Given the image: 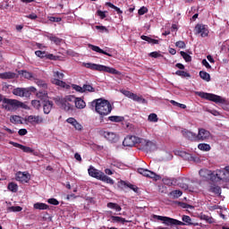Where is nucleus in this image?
<instances>
[{
  "instance_id": "f257e3e1",
  "label": "nucleus",
  "mask_w": 229,
  "mask_h": 229,
  "mask_svg": "<svg viewBox=\"0 0 229 229\" xmlns=\"http://www.w3.org/2000/svg\"><path fill=\"white\" fill-rule=\"evenodd\" d=\"M153 218L157 219L158 221H162L163 225L165 226H199L198 222H193L192 218L187 215H183L182 216V222L169 216H162L158 215H154Z\"/></svg>"
},
{
  "instance_id": "f03ea898",
  "label": "nucleus",
  "mask_w": 229,
  "mask_h": 229,
  "mask_svg": "<svg viewBox=\"0 0 229 229\" xmlns=\"http://www.w3.org/2000/svg\"><path fill=\"white\" fill-rule=\"evenodd\" d=\"M89 106L92 110L95 109L97 114H99L101 117L108 115L112 112V104L105 98L95 99L89 103Z\"/></svg>"
},
{
  "instance_id": "7ed1b4c3",
  "label": "nucleus",
  "mask_w": 229,
  "mask_h": 229,
  "mask_svg": "<svg viewBox=\"0 0 229 229\" xmlns=\"http://www.w3.org/2000/svg\"><path fill=\"white\" fill-rule=\"evenodd\" d=\"M199 174L201 178H209L210 182L217 183V182H221V180L225 178V172L224 170L211 171L207 168H203L199 170Z\"/></svg>"
},
{
  "instance_id": "20e7f679",
  "label": "nucleus",
  "mask_w": 229,
  "mask_h": 229,
  "mask_svg": "<svg viewBox=\"0 0 229 229\" xmlns=\"http://www.w3.org/2000/svg\"><path fill=\"white\" fill-rule=\"evenodd\" d=\"M87 69H91V71H98V72H108L109 74H116L120 76L121 72L117 71L115 68H112L103 64L87 63L84 64Z\"/></svg>"
},
{
  "instance_id": "39448f33",
  "label": "nucleus",
  "mask_w": 229,
  "mask_h": 229,
  "mask_svg": "<svg viewBox=\"0 0 229 229\" xmlns=\"http://www.w3.org/2000/svg\"><path fill=\"white\" fill-rule=\"evenodd\" d=\"M3 108L7 110V112H12L13 110H17V108H26V104L17 100V99H10V98H3Z\"/></svg>"
},
{
  "instance_id": "423d86ee",
  "label": "nucleus",
  "mask_w": 229,
  "mask_h": 229,
  "mask_svg": "<svg viewBox=\"0 0 229 229\" xmlns=\"http://www.w3.org/2000/svg\"><path fill=\"white\" fill-rule=\"evenodd\" d=\"M196 96H199V98H201L202 99H207L208 101H213V103H219L220 105H228V100H226V98H224L221 96L216 94L197 91Z\"/></svg>"
},
{
  "instance_id": "0eeeda50",
  "label": "nucleus",
  "mask_w": 229,
  "mask_h": 229,
  "mask_svg": "<svg viewBox=\"0 0 229 229\" xmlns=\"http://www.w3.org/2000/svg\"><path fill=\"white\" fill-rule=\"evenodd\" d=\"M121 92L126 98H129L130 99H132V101H137V103H142V105H146V103H148L146 98H142V96L139 97L137 94L132 93L130 90L122 89Z\"/></svg>"
},
{
  "instance_id": "6e6552de",
  "label": "nucleus",
  "mask_w": 229,
  "mask_h": 229,
  "mask_svg": "<svg viewBox=\"0 0 229 229\" xmlns=\"http://www.w3.org/2000/svg\"><path fill=\"white\" fill-rule=\"evenodd\" d=\"M9 144H11V146H13L14 148H19V149H21L23 153H32V155H34V157H38V152L35 151V149L24 146L21 143H17L15 141H9Z\"/></svg>"
},
{
  "instance_id": "1a4fd4ad",
  "label": "nucleus",
  "mask_w": 229,
  "mask_h": 229,
  "mask_svg": "<svg viewBox=\"0 0 229 229\" xmlns=\"http://www.w3.org/2000/svg\"><path fill=\"white\" fill-rule=\"evenodd\" d=\"M98 134L100 137H104V139L109 140V142H115V140H117V135L114 134V132L107 131L105 129H100Z\"/></svg>"
},
{
  "instance_id": "9d476101",
  "label": "nucleus",
  "mask_w": 229,
  "mask_h": 229,
  "mask_svg": "<svg viewBox=\"0 0 229 229\" xmlns=\"http://www.w3.org/2000/svg\"><path fill=\"white\" fill-rule=\"evenodd\" d=\"M55 105L65 110V112H69V110H72L73 105L71 102H67L64 98H55Z\"/></svg>"
},
{
  "instance_id": "9b49d317",
  "label": "nucleus",
  "mask_w": 229,
  "mask_h": 229,
  "mask_svg": "<svg viewBox=\"0 0 229 229\" xmlns=\"http://www.w3.org/2000/svg\"><path fill=\"white\" fill-rule=\"evenodd\" d=\"M138 173L140 174H142V176H146V178H151L152 180H155L156 182L160 180V175L155 174L152 171H149L148 169L144 168H138Z\"/></svg>"
},
{
  "instance_id": "f8f14e48",
  "label": "nucleus",
  "mask_w": 229,
  "mask_h": 229,
  "mask_svg": "<svg viewBox=\"0 0 229 229\" xmlns=\"http://www.w3.org/2000/svg\"><path fill=\"white\" fill-rule=\"evenodd\" d=\"M139 140V137L128 135L124 138L123 141V146L127 148H133V146H137Z\"/></svg>"
},
{
  "instance_id": "ddd939ff",
  "label": "nucleus",
  "mask_w": 229,
  "mask_h": 229,
  "mask_svg": "<svg viewBox=\"0 0 229 229\" xmlns=\"http://www.w3.org/2000/svg\"><path fill=\"white\" fill-rule=\"evenodd\" d=\"M14 96H19L20 98H30V90L26 88H16L13 90Z\"/></svg>"
},
{
  "instance_id": "4468645a",
  "label": "nucleus",
  "mask_w": 229,
  "mask_h": 229,
  "mask_svg": "<svg viewBox=\"0 0 229 229\" xmlns=\"http://www.w3.org/2000/svg\"><path fill=\"white\" fill-rule=\"evenodd\" d=\"M88 173H89V176H91L92 178H96L97 180H101V178L103 177V174H105V173L96 169L92 165H90L89 168L88 169Z\"/></svg>"
},
{
  "instance_id": "2eb2a0df",
  "label": "nucleus",
  "mask_w": 229,
  "mask_h": 229,
  "mask_svg": "<svg viewBox=\"0 0 229 229\" xmlns=\"http://www.w3.org/2000/svg\"><path fill=\"white\" fill-rule=\"evenodd\" d=\"M195 31L198 35H200L202 38L208 37V29L203 24H197L195 27Z\"/></svg>"
},
{
  "instance_id": "dca6fc26",
  "label": "nucleus",
  "mask_w": 229,
  "mask_h": 229,
  "mask_svg": "<svg viewBox=\"0 0 229 229\" xmlns=\"http://www.w3.org/2000/svg\"><path fill=\"white\" fill-rule=\"evenodd\" d=\"M15 180L21 182V183H28L30 182V174L24 172H18L16 174Z\"/></svg>"
},
{
  "instance_id": "f3484780",
  "label": "nucleus",
  "mask_w": 229,
  "mask_h": 229,
  "mask_svg": "<svg viewBox=\"0 0 229 229\" xmlns=\"http://www.w3.org/2000/svg\"><path fill=\"white\" fill-rule=\"evenodd\" d=\"M208 139H210V131L205 129H199L197 140H208Z\"/></svg>"
},
{
  "instance_id": "a211bd4d",
  "label": "nucleus",
  "mask_w": 229,
  "mask_h": 229,
  "mask_svg": "<svg viewBox=\"0 0 229 229\" xmlns=\"http://www.w3.org/2000/svg\"><path fill=\"white\" fill-rule=\"evenodd\" d=\"M27 122H29L30 124H42V123H44V118L40 115H29L27 117Z\"/></svg>"
},
{
  "instance_id": "6ab92c4d",
  "label": "nucleus",
  "mask_w": 229,
  "mask_h": 229,
  "mask_svg": "<svg viewBox=\"0 0 229 229\" xmlns=\"http://www.w3.org/2000/svg\"><path fill=\"white\" fill-rule=\"evenodd\" d=\"M53 109V101L51 100H44L43 101V112L44 114H51V110Z\"/></svg>"
},
{
  "instance_id": "aec40b11",
  "label": "nucleus",
  "mask_w": 229,
  "mask_h": 229,
  "mask_svg": "<svg viewBox=\"0 0 229 229\" xmlns=\"http://www.w3.org/2000/svg\"><path fill=\"white\" fill-rule=\"evenodd\" d=\"M66 123L72 124V126H73L75 130H78L79 131H81V130H83V126H81V124L78 123V121H76V119H74L73 117L68 118L66 120Z\"/></svg>"
},
{
  "instance_id": "412c9836",
  "label": "nucleus",
  "mask_w": 229,
  "mask_h": 229,
  "mask_svg": "<svg viewBox=\"0 0 229 229\" xmlns=\"http://www.w3.org/2000/svg\"><path fill=\"white\" fill-rule=\"evenodd\" d=\"M89 49H91L92 51H95V53H100V55H106V56H112L111 54H109L108 52L101 49L99 47L92 45V44H89L88 45Z\"/></svg>"
},
{
  "instance_id": "4be33fe9",
  "label": "nucleus",
  "mask_w": 229,
  "mask_h": 229,
  "mask_svg": "<svg viewBox=\"0 0 229 229\" xmlns=\"http://www.w3.org/2000/svg\"><path fill=\"white\" fill-rule=\"evenodd\" d=\"M182 135L186 139H189V140H197V134L191 132V131L183 130L182 131Z\"/></svg>"
},
{
  "instance_id": "5701e85b",
  "label": "nucleus",
  "mask_w": 229,
  "mask_h": 229,
  "mask_svg": "<svg viewBox=\"0 0 229 229\" xmlns=\"http://www.w3.org/2000/svg\"><path fill=\"white\" fill-rule=\"evenodd\" d=\"M176 178H169V177H165L163 178V183L164 185H167L168 187H173V185H176Z\"/></svg>"
},
{
  "instance_id": "b1692460",
  "label": "nucleus",
  "mask_w": 229,
  "mask_h": 229,
  "mask_svg": "<svg viewBox=\"0 0 229 229\" xmlns=\"http://www.w3.org/2000/svg\"><path fill=\"white\" fill-rule=\"evenodd\" d=\"M199 218L201 221H206V223H208V225H214V223H216V219H214V217L205 214H200Z\"/></svg>"
},
{
  "instance_id": "393cba45",
  "label": "nucleus",
  "mask_w": 229,
  "mask_h": 229,
  "mask_svg": "<svg viewBox=\"0 0 229 229\" xmlns=\"http://www.w3.org/2000/svg\"><path fill=\"white\" fill-rule=\"evenodd\" d=\"M74 105L76 108H79V110H82V108H85V106H87V104L84 102L83 99H81V98H76Z\"/></svg>"
},
{
  "instance_id": "a878e982",
  "label": "nucleus",
  "mask_w": 229,
  "mask_h": 229,
  "mask_svg": "<svg viewBox=\"0 0 229 229\" xmlns=\"http://www.w3.org/2000/svg\"><path fill=\"white\" fill-rule=\"evenodd\" d=\"M155 149H157V145L153 141L148 140L143 151L148 153V151H155Z\"/></svg>"
},
{
  "instance_id": "bb28decb",
  "label": "nucleus",
  "mask_w": 229,
  "mask_h": 229,
  "mask_svg": "<svg viewBox=\"0 0 229 229\" xmlns=\"http://www.w3.org/2000/svg\"><path fill=\"white\" fill-rule=\"evenodd\" d=\"M51 83H53V85H56L57 87H62L63 89H65L67 85V83L62 81V79H56V78L52 79Z\"/></svg>"
},
{
  "instance_id": "cd10ccee",
  "label": "nucleus",
  "mask_w": 229,
  "mask_h": 229,
  "mask_svg": "<svg viewBox=\"0 0 229 229\" xmlns=\"http://www.w3.org/2000/svg\"><path fill=\"white\" fill-rule=\"evenodd\" d=\"M0 78L2 80H13V78H15V73L12 72H3L0 73Z\"/></svg>"
},
{
  "instance_id": "c85d7f7f",
  "label": "nucleus",
  "mask_w": 229,
  "mask_h": 229,
  "mask_svg": "<svg viewBox=\"0 0 229 229\" xmlns=\"http://www.w3.org/2000/svg\"><path fill=\"white\" fill-rule=\"evenodd\" d=\"M209 192H213L216 196H221V187L216 184H212L209 188Z\"/></svg>"
},
{
  "instance_id": "c756f323",
  "label": "nucleus",
  "mask_w": 229,
  "mask_h": 229,
  "mask_svg": "<svg viewBox=\"0 0 229 229\" xmlns=\"http://www.w3.org/2000/svg\"><path fill=\"white\" fill-rule=\"evenodd\" d=\"M34 208L36 210H47V208H49V206L46 203L37 202L34 204Z\"/></svg>"
},
{
  "instance_id": "7c9ffc66",
  "label": "nucleus",
  "mask_w": 229,
  "mask_h": 229,
  "mask_svg": "<svg viewBox=\"0 0 229 229\" xmlns=\"http://www.w3.org/2000/svg\"><path fill=\"white\" fill-rule=\"evenodd\" d=\"M10 122L13 124H22V118H21L19 115H12L10 117Z\"/></svg>"
},
{
  "instance_id": "2f4dec72",
  "label": "nucleus",
  "mask_w": 229,
  "mask_h": 229,
  "mask_svg": "<svg viewBox=\"0 0 229 229\" xmlns=\"http://www.w3.org/2000/svg\"><path fill=\"white\" fill-rule=\"evenodd\" d=\"M107 208H112L113 210H116V212H121V210H123L119 204L114 202H108Z\"/></svg>"
},
{
  "instance_id": "473e14b6",
  "label": "nucleus",
  "mask_w": 229,
  "mask_h": 229,
  "mask_svg": "<svg viewBox=\"0 0 229 229\" xmlns=\"http://www.w3.org/2000/svg\"><path fill=\"white\" fill-rule=\"evenodd\" d=\"M141 40H145L146 42H148V44H158V39H153L151 38L150 37H148V36H144L142 35L140 37Z\"/></svg>"
},
{
  "instance_id": "72a5a7b5",
  "label": "nucleus",
  "mask_w": 229,
  "mask_h": 229,
  "mask_svg": "<svg viewBox=\"0 0 229 229\" xmlns=\"http://www.w3.org/2000/svg\"><path fill=\"white\" fill-rule=\"evenodd\" d=\"M182 194H183V192L180 190H174L169 193V195L172 196L174 199H178V198H181Z\"/></svg>"
},
{
  "instance_id": "f704fd0d",
  "label": "nucleus",
  "mask_w": 229,
  "mask_h": 229,
  "mask_svg": "<svg viewBox=\"0 0 229 229\" xmlns=\"http://www.w3.org/2000/svg\"><path fill=\"white\" fill-rule=\"evenodd\" d=\"M82 91L84 92H96V89L90 84H83Z\"/></svg>"
},
{
  "instance_id": "c9c22d12",
  "label": "nucleus",
  "mask_w": 229,
  "mask_h": 229,
  "mask_svg": "<svg viewBox=\"0 0 229 229\" xmlns=\"http://www.w3.org/2000/svg\"><path fill=\"white\" fill-rule=\"evenodd\" d=\"M108 121H111V123H123L124 117L113 115L108 117Z\"/></svg>"
},
{
  "instance_id": "e433bc0d",
  "label": "nucleus",
  "mask_w": 229,
  "mask_h": 229,
  "mask_svg": "<svg viewBox=\"0 0 229 229\" xmlns=\"http://www.w3.org/2000/svg\"><path fill=\"white\" fill-rule=\"evenodd\" d=\"M199 76H200L201 80H204V81H210V73H208L205 71H200Z\"/></svg>"
},
{
  "instance_id": "4c0bfd02",
  "label": "nucleus",
  "mask_w": 229,
  "mask_h": 229,
  "mask_svg": "<svg viewBox=\"0 0 229 229\" xmlns=\"http://www.w3.org/2000/svg\"><path fill=\"white\" fill-rule=\"evenodd\" d=\"M106 6H109V8H113V10H115V12L118 13V15L123 14V11L121 10V8L115 6L114 4H112L110 2H106Z\"/></svg>"
},
{
  "instance_id": "58836bf2",
  "label": "nucleus",
  "mask_w": 229,
  "mask_h": 229,
  "mask_svg": "<svg viewBox=\"0 0 229 229\" xmlns=\"http://www.w3.org/2000/svg\"><path fill=\"white\" fill-rule=\"evenodd\" d=\"M100 182H105L106 183H109L110 185H114V182L112 178L108 177L106 174H103Z\"/></svg>"
},
{
  "instance_id": "ea45409f",
  "label": "nucleus",
  "mask_w": 229,
  "mask_h": 229,
  "mask_svg": "<svg viewBox=\"0 0 229 229\" xmlns=\"http://www.w3.org/2000/svg\"><path fill=\"white\" fill-rule=\"evenodd\" d=\"M175 74L176 76H181V78H191V73L182 70L176 71Z\"/></svg>"
},
{
  "instance_id": "a19ab883",
  "label": "nucleus",
  "mask_w": 229,
  "mask_h": 229,
  "mask_svg": "<svg viewBox=\"0 0 229 229\" xmlns=\"http://www.w3.org/2000/svg\"><path fill=\"white\" fill-rule=\"evenodd\" d=\"M21 75L23 78H26L27 80H35V76L33 73L28 72V71H21Z\"/></svg>"
},
{
  "instance_id": "79ce46f5",
  "label": "nucleus",
  "mask_w": 229,
  "mask_h": 229,
  "mask_svg": "<svg viewBox=\"0 0 229 229\" xmlns=\"http://www.w3.org/2000/svg\"><path fill=\"white\" fill-rule=\"evenodd\" d=\"M34 81H35V83H37V85L38 87H41L42 89H47V83H46V81L35 79V77H34Z\"/></svg>"
},
{
  "instance_id": "37998d69",
  "label": "nucleus",
  "mask_w": 229,
  "mask_h": 229,
  "mask_svg": "<svg viewBox=\"0 0 229 229\" xmlns=\"http://www.w3.org/2000/svg\"><path fill=\"white\" fill-rule=\"evenodd\" d=\"M49 40H51V42H54V44H55L56 46H60V44H62V38L54 35H51L49 37Z\"/></svg>"
},
{
  "instance_id": "c03bdc74",
  "label": "nucleus",
  "mask_w": 229,
  "mask_h": 229,
  "mask_svg": "<svg viewBox=\"0 0 229 229\" xmlns=\"http://www.w3.org/2000/svg\"><path fill=\"white\" fill-rule=\"evenodd\" d=\"M198 148L200 149V151H210L211 149L210 146L207 143H199Z\"/></svg>"
},
{
  "instance_id": "a18cd8bd",
  "label": "nucleus",
  "mask_w": 229,
  "mask_h": 229,
  "mask_svg": "<svg viewBox=\"0 0 229 229\" xmlns=\"http://www.w3.org/2000/svg\"><path fill=\"white\" fill-rule=\"evenodd\" d=\"M8 189L11 192H17V191H19V186L15 182H9Z\"/></svg>"
},
{
  "instance_id": "49530a36",
  "label": "nucleus",
  "mask_w": 229,
  "mask_h": 229,
  "mask_svg": "<svg viewBox=\"0 0 229 229\" xmlns=\"http://www.w3.org/2000/svg\"><path fill=\"white\" fill-rule=\"evenodd\" d=\"M37 98L41 99V101H47V92L39 91L38 93H37Z\"/></svg>"
},
{
  "instance_id": "de8ad7c7",
  "label": "nucleus",
  "mask_w": 229,
  "mask_h": 229,
  "mask_svg": "<svg viewBox=\"0 0 229 229\" xmlns=\"http://www.w3.org/2000/svg\"><path fill=\"white\" fill-rule=\"evenodd\" d=\"M180 55H181V56H182V58H183V60H185V62H192V57L186 52L181 51Z\"/></svg>"
},
{
  "instance_id": "09e8293b",
  "label": "nucleus",
  "mask_w": 229,
  "mask_h": 229,
  "mask_svg": "<svg viewBox=\"0 0 229 229\" xmlns=\"http://www.w3.org/2000/svg\"><path fill=\"white\" fill-rule=\"evenodd\" d=\"M138 144L140 147V149H142L144 151V149L148 144V140L139 138Z\"/></svg>"
},
{
  "instance_id": "8fccbe9b",
  "label": "nucleus",
  "mask_w": 229,
  "mask_h": 229,
  "mask_svg": "<svg viewBox=\"0 0 229 229\" xmlns=\"http://www.w3.org/2000/svg\"><path fill=\"white\" fill-rule=\"evenodd\" d=\"M8 212H21L22 211V207L21 206H12L7 208Z\"/></svg>"
},
{
  "instance_id": "3c124183",
  "label": "nucleus",
  "mask_w": 229,
  "mask_h": 229,
  "mask_svg": "<svg viewBox=\"0 0 229 229\" xmlns=\"http://www.w3.org/2000/svg\"><path fill=\"white\" fill-rule=\"evenodd\" d=\"M148 121L150 123H158V115L157 114L152 113L148 115Z\"/></svg>"
},
{
  "instance_id": "603ef678",
  "label": "nucleus",
  "mask_w": 229,
  "mask_h": 229,
  "mask_svg": "<svg viewBox=\"0 0 229 229\" xmlns=\"http://www.w3.org/2000/svg\"><path fill=\"white\" fill-rule=\"evenodd\" d=\"M53 76H54V78H55L56 80H64V77L65 75L64 74V72H53Z\"/></svg>"
},
{
  "instance_id": "864d4df0",
  "label": "nucleus",
  "mask_w": 229,
  "mask_h": 229,
  "mask_svg": "<svg viewBox=\"0 0 229 229\" xmlns=\"http://www.w3.org/2000/svg\"><path fill=\"white\" fill-rule=\"evenodd\" d=\"M36 56H38V58H46L47 56V53L46 51H41V50H38L35 52Z\"/></svg>"
},
{
  "instance_id": "5fc2aeb1",
  "label": "nucleus",
  "mask_w": 229,
  "mask_h": 229,
  "mask_svg": "<svg viewBox=\"0 0 229 229\" xmlns=\"http://www.w3.org/2000/svg\"><path fill=\"white\" fill-rule=\"evenodd\" d=\"M118 187L119 189H122L123 191V189H128V182H124V181H120L118 182Z\"/></svg>"
},
{
  "instance_id": "6e6d98bb",
  "label": "nucleus",
  "mask_w": 229,
  "mask_h": 229,
  "mask_svg": "<svg viewBox=\"0 0 229 229\" xmlns=\"http://www.w3.org/2000/svg\"><path fill=\"white\" fill-rule=\"evenodd\" d=\"M48 21H50V22H62V18L50 16V17H48Z\"/></svg>"
},
{
  "instance_id": "4d7b16f0",
  "label": "nucleus",
  "mask_w": 229,
  "mask_h": 229,
  "mask_svg": "<svg viewBox=\"0 0 229 229\" xmlns=\"http://www.w3.org/2000/svg\"><path fill=\"white\" fill-rule=\"evenodd\" d=\"M47 203H49L50 205H55V206L60 205V202L58 201V199H56L55 198L48 199Z\"/></svg>"
},
{
  "instance_id": "13d9d810",
  "label": "nucleus",
  "mask_w": 229,
  "mask_h": 229,
  "mask_svg": "<svg viewBox=\"0 0 229 229\" xmlns=\"http://www.w3.org/2000/svg\"><path fill=\"white\" fill-rule=\"evenodd\" d=\"M72 89L76 90V92H81V94H83V86L81 87V86L73 84L72 85Z\"/></svg>"
},
{
  "instance_id": "bf43d9fd",
  "label": "nucleus",
  "mask_w": 229,
  "mask_h": 229,
  "mask_svg": "<svg viewBox=\"0 0 229 229\" xmlns=\"http://www.w3.org/2000/svg\"><path fill=\"white\" fill-rule=\"evenodd\" d=\"M138 13H139V15H144V14L148 13V7H146V6L140 7L138 11Z\"/></svg>"
},
{
  "instance_id": "052dcab7",
  "label": "nucleus",
  "mask_w": 229,
  "mask_h": 229,
  "mask_svg": "<svg viewBox=\"0 0 229 229\" xmlns=\"http://www.w3.org/2000/svg\"><path fill=\"white\" fill-rule=\"evenodd\" d=\"M31 105L34 108L38 110V108H40V100H32Z\"/></svg>"
},
{
  "instance_id": "680f3d73",
  "label": "nucleus",
  "mask_w": 229,
  "mask_h": 229,
  "mask_svg": "<svg viewBox=\"0 0 229 229\" xmlns=\"http://www.w3.org/2000/svg\"><path fill=\"white\" fill-rule=\"evenodd\" d=\"M65 101H67L68 103H75V99L76 98L74 96H67L66 98H63Z\"/></svg>"
},
{
  "instance_id": "e2e57ef3",
  "label": "nucleus",
  "mask_w": 229,
  "mask_h": 229,
  "mask_svg": "<svg viewBox=\"0 0 229 229\" xmlns=\"http://www.w3.org/2000/svg\"><path fill=\"white\" fill-rule=\"evenodd\" d=\"M176 47H179L180 49H185L186 45L184 41H177L175 43Z\"/></svg>"
},
{
  "instance_id": "0e129e2a",
  "label": "nucleus",
  "mask_w": 229,
  "mask_h": 229,
  "mask_svg": "<svg viewBox=\"0 0 229 229\" xmlns=\"http://www.w3.org/2000/svg\"><path fill=\"white\" fill-rule=\"evenodd\" d=\"M97 15H98V17H100V19H106V12L98 10L97 11Z\"/></svg>"
},
{
  "instance_id": "69168bd1",
  "label": "nucleus",
  "mask_w": 229,
  "mask_h": 229,
  "mask_svg": "<svg viewBox=\"0 0 229 229\" xmlns=\"http://www.w3.org/2000/svg\"><path fill=\"white\" fill-rule=\"evenodd\" d=\"M96 30H99V31H102V32H105V33H108V32H109V30H107V28L105 27V26L97 25V26H96Z\"/></svg>"
},
{
  "instance_id": "338daca9",
  "label": "nucleus",
  "mask_w": 229,
  "mask_h": 229,
  "mask_svg": "<svg viewBox=\"0 0 229 229\" xmlns=\"http://www.w3.org/2000/svg\"><path fill=\"white\" fill-rule=\"evenodd\" d=\"M46 58L47 60H58V56H56L53 54H47Z\"/></svg>"
},
{
  "instance_id": "774afa93",
  "label": "nucleus",
  "mask_w": 229,
  "mask_h": 229,
  "mask_svg": "<svg viewBox=\"0 0 229 229\" xmlns=\"http://www.w3.org/2000/svg\"><path fill=\"white\" fill-rule=\"evenodd\" d=\"M18 135H20L21 137H24V135H28V130H26V129H20L18 131Z\"/></svg>"
}]
</instances>
